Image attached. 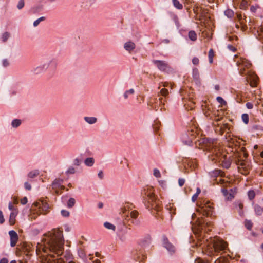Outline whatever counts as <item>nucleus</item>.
<instances>
[{"label": "nucleus", "mask_w": 263, "mask_h": 263, "mask_svg": "<svg viewBox=\"0 0 263 263\" xmlns=\"http://www.w3.org/2000/svg\"><path fill=\"white\" fill-rule=\"evenodd\" d=\"M228 141L229 148H232L230 150V153L228 149L226 154L223 155L221 156L217 153L212 155L210 158L215 164L225 168H229L233 161L238 166L239 172L247 175L252 166L250 162L247 160L248 154L246 148L243 147L245 141L234 136H232Z\"/></svg>", "instance_id": "obj_1"}, {"label": "nucleus", "mask_w": 263, "mask_h": 263, "mask_svg": "<svg viewBox=\"0 0 263 263\" xmlns=\"http://www.w3.org/2000/svg\"><path fill=\"white\" fill-rule=\"evenodd\" d=\"M64 239L62 228L53 229L44 235L42 243H38L36 252L41 263H64L60 257L63 253Z\"/></svg>", "instance_id": "obj_2"}, {"label": "nucleus", "mask_w": 263, "mask_h": 263, "mask_svg": "<svg viewBox=\"0 0 263 263\" xmlns=\"http://www.w3.org/2000/svg\"><path fill=\"white\" fill-rule=\"evenodd\" d=\"M195 146L199 149L203 151H209L210 154L208 157L210 160L215 163L210 158L212 155L219 153V155H223L227 153L226 151H223L219 147V144L218 143L216 140L209 139L206 138H203L198 139L195 142Z\"/></svg>", "instance_id": "obj_3"}, {"label": "nucleus", "mask_w": 263, "mask_h": 263, "mask_svg": "<svg viewBox=\"0 0 263 263\" xmlns=\"http://www.w3.org/2000/svg\"><path fill=\"white\" fill-rule=\"evenodd\" d=\"M143 197L145 205L149 210H154L159 215L162 209L161 202L156 198L154 189L152 186H146L143 190Z\"/></svg>", "instance_id": "obj_4"}, {"label": "nucleus", "mask_w": 263, "mask_h": 263, "mask_svg": "<svg viewBox=\"0 0 263 263\" xmlns=\"http://www.w3.org/2000/svg\"><path fill=\"white\" fill-rule=\"evenodd\" d=\"M210 181L213 185H218L223 187H228L232 184L234 179L226 176L224 172L220 169H215L209 172Z\"/></svg>", "instance_id": "obj_5"}, {"label": "nucleus", "mask_w": 263, "mask_h": 263, "mask_svg": "<svg viewBox=\"0 0 263 263\" xmlns=\"http://www.w3.org/2000/svg\"><path fill=\"white\" fill-rule=\"evenodd\" d=\"M50 206L46 199H40L34 202L31 208L30 218H35L41 214L45 215L50 211Z\"/></svg>", "instance_id": "obj_6"}, {"label": "nucleus", "mask_w": 263, "mask_h": 263, "mask_svg": "<svg viewBox=\"0 0 263 263\" xmlns=\"http://www.w3.org/2000/svg\"><path fill=\"white\" fill-rule=\"evenodd\" d=\"M180 94L186 109L192 110L195 107L194 92L193 90L188 87H183L180 90Z\"/></svg>", "instance_id": "obj_7"}, {"label": "nucleus", "mask_w": 263, "mask_h": 263, "mask_svg": "<svg viewBox=\"0 0 263 263\" xmlns=\"http://www.w3.org/2000/svg\"><path fill=\"white\" fill-rule=\"evenodd\" d=\"M197 212L206 217H214L213 203L209 200L200 198L197 202Z\"/></svg>", "instance_id": "obj_8"}, {"label": "nucleus", "mask_w": 263, "mask_h": 263, "mask_svg": "<svg viewBox=\"0 0 263 263\" xmlns=\"http://www.w3.org/2000/svg\"><path fill=\"white\" fill-rule=\"evenodd\" d=\"M193 11L195 13V19L199 21L200 23L205 27L209 26L211 23V18L209 14L208 10L203 8L202 7L195 5L193 8Z\"/></svg>", "instance_id": "obj_9"}, {"label": "nucleus", "mask_w": 263, "mask_h": 263, "mask_svg": "<svg viewBox=\"0 0 263 263\" xmlns=\"http://www.w3.org/2000/svg\"><path fill=\"white\" fill-rule=\"evenodd\" d=\"M234 61L236 62L238 67L239 72L241 76H247L252 71L251 70L252 64L246 58L237 54L234 57Z\"/></svg>", "instance_id": "obj_10"}, {"label": "nucleus", "mask_w": 263, "mask_h": 263, "mask_svg": "<svg viewBox=\"0 0 263 263\" xmlns=\"http://www.w3.org/2000/svg\"><path fill=\"white\" fill-rule=\"evenodd\" d=\"M204 114L207 117L212 120V122H218L222 121L225 116V110L222 109H218L213 111L211 105H205L203 108Z\"/></svg>", "instance_id": "obj_11"}, {"label": "nucleus", "mask_w": 263, "mask_h": 263, "mask_svg": "<svg viewBox=\"0 0 263 263\" xmlns=\"http://www.w3.org/2000/svg\"><path fill=\"white\" fill-rule=\"evenodd\" d=\"M212 124L215 132L217 134L222 135L226 133V138L230 137V134L233 129V126L231 125L222 121L218 122H212Z\"/></svg>", "instance_id": "obj_12"}, {"label": "nucleus", "mask_w": 263, "mask_h": 263, "mask_svg": "<svg viewBox=\"0 0 263 263\" xmlns=\"http://www.w3.org/2000/svg\"><path fill=\"white\" fill-rule=\"evenodd\" d=\"M200 133V129L196 126L189 128L186 132L181 137L182 142L186 145H190Z\"/></svg>", "instance_id": "obj_13"}, {"label": "nucleus", "mask_w": 263, "mask_h": 263, "mask_svg": "<svg viewBox=\"0 0 263 263\" xmlns=\"http://www.w3.org/2000/svg\"><path fill=\"white\" fill-rule=\"evenodd\" d=\"M33 251L34 248L31 243L27 242H23L17 245L16 250V255L17 256L25 255L28 258H29Z\"/></svg>", "instance_id": "obj_14"}, {"label": "nucleus", "mask_w": 263, "mask_h": 263, "mask_svg": "<svg viewBox=\"0 0 263 263\" xmlns=\"http://www.w3.org/2000/svg\"><path fill=\"white\" fill-rule=\"evenodd\" d=\"M228 247V243L222 240H218L216 241L211 248V251L210 250L208 255L210 256L217 255L216 253H219L221 251L225 250Z\"/></svg>", "instance_id": "obj_15"}, {"label": "nucleus", "mask_w": 263, "mask_h": 263, "mask_svg": "<svg viewBox=\"0 0 263 263\" xmlns=\"http://www.w3.org/2000/svg\"><path fill=\"white\" fill-rule=\"evenodd\" d=\"M182 164L183 168L181 169L185 173L195 170L198 166V161L196 159H192L189 158H183Z\"/></svg>", "instance_id": "obj_16"}, {"label": "nucleus", "mask_w": 263, "mask_h": 263, "mask_svg": "<svg viewBox=\"0 0 263 263\" xmlns=\"http://www.w3.org/2000/svg\"><path fill=\"white\" fill-rule=\"evenodd\" d=\"M62 181V180L60 179L54 180L51 184V192L52 193L58 195L62 193L63 191L65 189V186L61 184Z\"/></svg>", "instance_id": "obj_17"}, {"label": "nucleus", "mask_w": 263, "mask_h": 263, "mask_svg": "<svg viewBox=\"0 0 263 263\" xmlns=\"http://www.w3.org/2000/svg\"><path fill=\"white\" fill-rule=\"evenodd\" d=\"M227 187H223L221 192L226 199L228 201L232 200L235 197L238 191L236 187H233L230 190L227 189Z\"/></svg>", "instance_id": "obj_18"}, {"label": "nucleus", "mask_w": 263, "mask_h": 263, "mask_svg": "<svg viewBox=\"0 0 263 263\" xmlns=\"http://www.w3.org/2000/svg\"><path fill=\"white\" fill-rule=\"evenodd\" d=\"M134 259L139 262H144L146 260L147 257L145 252L142 250H135L133 252Z\"/></svg>", "instance_id": "obj_19"}, {"label": "nucleus", "mask_w": 263, "mask_h": 263, "mask_svg": "<svg viewBox=\"0 0 263 263\" xmlns=\"http://www.w3.org/2000/svg\"><path fill=\"white\" fill-rule=\"evenodd\" d=\"M246 80L250 83L251 87H255L257 85L258 77L254 72L251 71L247 75Z\"/></svg>", "instance_id": "obj_20"}, {"label": "nucleus", "mask_w": 263, "mask_h": 263, "mask_svg": "<svg viewBox=\"0 0 263 263\" xmlns=\"http://www.w3.org/2000/svg\"><path fill=\"white\" fill-rule=\"evenodd\" d=\"M168 90L166 88H162L158 94L160 104L164 105L166 102L167 99L168 98Z\"/></svg>", "instance_id": "obj_21"}, {"label": "nucleus", "mask_w": 263, "mask_h": 263, "mask_svg": "<svg viewBox=\"0 0 263 263\" xmlns=\"http://www.w3.org/2000/svg\"><path fill=\"white\" fill-rule=\"evenodd\" d=\"M134 208V207L133 204L127 203L122 209L123 217H125L123 220L124 223H126V221H128V218H129V213L130 211H132Z\"/></svg>", "instance_id": "obj_22"}, {"label": "nucleus", "mask_w": 263, "mask_h": 263, "mask_svg": "<svg viewBox=\"0 0 263 263\" xmlns=\"http://www.w3.org/2000/svg\"><path fill=\"white\" fill-rule=\"evenodd\" d=\"M153 63L161 71H164L169 67L167 63L164 61L154 60Z\"/></svg>", "instance_id": "obj_23"}, {"label": "nucleus", "mask_w": 263, "mask_h": 263, "mask_svg": "<svg viewBox=\"0 0 263 263\" xmlns=\"http://www.w3.org/2000/svg\"><path fill=\"white\" fill-rule=\"evenodd\" d=\"M9 235L10 237V246L13 247L16 246L18 241V235L17 233L13 230L10 231L9 232Z\"/></svg>", "instance_id": "obj_24"}, {"label": "nucleus", "mask_w": 263, "mask_h": 263, "mask_svg": "<svg viewBox=\"0 0 263 263\" xmlns=\"http://www.w3.org/2000/svg\"><path fill=\"white\" fill-rule=\"evenodd\" d=\"M213 226V223L211 222H206L205 224L203 223L199 226V230L201 233L203 231L205 233H208L211 231Z\"/></svg>", "instance_id": "obj_25"}, {"label": "nucleus", "mask_w": 263, "mask_h": 263, "mask_svg": "<svg viewBox=\"0 0 263 263\" xmlns=\"http://www.w3.org/2000/svg\"><path fill=\"white\" fill-rule=\"evenodd\" d=\"M139 215V213L136 210H132L129 213V218H128V221H126V223H124L125 225L130 226V223H133V219L137 218Z\"/></svg>", "instance_id": "obj_26"}, {"label": "nucleus", "mask_w": 263, "mask_h": 263, "mask_svg": "<svg viewBox=\"0 0 263 263\" xmlns=\"http://www.w3.org/2000/svg\"><path fill=\"white\" fill-rule=\"evenodd\" d=\"M205 28H206L202 31L201 37L209 41L212 37V31L210 28H207V26L205 27Z\"/></svg>", "instance_id": "obj_27"}, {"label": "nucleus", "mask_w": 263, "mask_h": 263, "mask_svg": "<svg viewBox=\"0 0 263 263\" xmlns=\"http://www.w3.org/2000/svg\"><path fill=\"white\" fill-rule=\"evenodd\" d=\"M235 208L237 210L238 212L240 215H242L243 214V203L240 200L236 201L234 203Z\"/></svg>", "instance_id": "obj_28"}, {"label": "nucleus", "mask_w": 263, "mask_h": 263, "mask_svg": "<svg viewBox=\"0 0 263 263\" xmlns=\"http://www.w3.org/2000/svg\"><path fill=\"white\" fill-rule=\"evenodd\" d=\"M17 210H13L10 215L9 223L11 226H13L15 224L16 217L17 215Z\"/></svg>", "instance_id": "obj_29"}, {"label": "nucleus", "mask_w": 263, "mask_h": 263, "mask_svg": "<svg viewBox=\"0 0 263 263\" xmlns=\"http://www.w3.org/2000/svg\"><path fill=\"white\" fill-rule=\"evenodd\" d=\"M163 245L164 247L171 252L175 251V247L173 245H172L169 241L167 238H164L163 239Z\"/></svg>", "instance_id": "obj_30"}, {"label": "nucleus", "mask_w": 263, "mask_h": 263, "mask_svg": "<svg viewBox=\"0 0 263 263\" xmlns=\"http://www.w3.org/2000/svg\"><path fill=\"white\" fill-rule=\"evenodd\" d=\"M135 44L131 41L127 42L124 44L125 50L130 52L135 48Z\"/></svg>", "instance_id": "obj_31"}, {"label": "nucleus", "mask_w": 263, "mask_h": 263, "mask_svg": "<svg viewBox=\"0 0 263 263\" xmlns=\"http://www.w3.org/2000/svg\"><path fill=\"white\" fill-rule=\"evenodd\" d=\"M183 1L184 6L186 8L187 12L189 13H191V9L192 6V4L194 3L193 0H182Z\"/></svg>", "instance_id": "obj_32"}, {"label": "nucleus", "mask_w": 263, "mask_h": 263, "mask_svg": "<svg viewBox=\"0 0 263 263\" xmlns=\"http://www.w3.org/2000/svg\"><path fill=\"white\" fill-rule=\"evenodd\" d=\"M254 212L257 216H260L263 213V208L258 204H256L254 206Z\"/></svg>", "instance_id": "obj_33"}, {"label": "nucleus", "mask_w": 263, "mask_h": 263, "mask_svg": "<svg viewBox=\"0 0 263 263\" xmlns=\"http://www.w3.org/2000/svg\"><path fill=\"white\" fill-rule=\"evenodd\" d=\"M235 100L239 103L243 102V93L242 91H237L236 92Z\"/></svg>", "instance_id": "obj_34"}, {"label": "nucleus", "mask_w": 263, "mask_h": 263, "mask_svg": "<svg viewBox=\"0 0 263 263\" xmlns=\"http://www.w3.org/2000/svg\"><path fill=\"white\" fill-rule=\"evenodd\" d=\"M188 36L189 39L192 41H195L197 40V34L194 31H190L189 32Z\"/></svg>", "instance_id": "obj_35"}, {"label": "nucleus", "mask_w": 263, "mask_h": 263, "mask_svg": "<svg viewBox=\"0 0 263 263\" xmlns=\"http://www.w3.org/2000/svg\"><path fill=\"white\" fill-rule=\"evenodd\" d=\"M215 53L213 49H211L209 51L208 58L210 63L212 64L213 62V58L215 57Z\"/></svg>", "instance_id": "obj_36"}, {"label": "nucleus", "mask_w": 263, "mask_h": 263, "mask_svg": "<svg viewBox=\"0 0 263 263\" xmlns=\"http://www.w3.org/2000/svg\"><path fill=\"white\" fill-rule=\"evenodd\" d=\"M173 5L178 9H182L183 5L178 0H172Z\"/></svg>", "instance_id": "obj_37"}, {"label": "nucleus", "mask_w": 263, "mask_h": 263, "mask_svg": "<svg viewBox=\"0 0 263 263\" xmlns=\"http://www.w3.org/2000/svg\"><path fill=\"white\" fill-rule=\"evenodd\" d=\"M151 238L149 236L145 238L144 239L141 240L139 242V245L141 246H145L150 242Z\"/></svg>", "instance_id": "obj_38"}, {"label": "nucleus", "mask_w": 263, "mask_h": 263, "mask_svg": "<svg viewBox=\"0 0 263 263\" xmlns=\"http://www.w3.org/2000/svg\"><path fill=\"white\" fill-rule=\"evenodd\" d=\"M247 194H248V198L250 200H253L255 198V196H256V194L255 193V191L254 190H249Z\"/></svg>", "instance_id": "obj_39"}, {"label": "nucleus", "mask_w": 263, "mask_h": 263, "mask_svg": "<svg viewBox=\"0 0 263 263\" xmlns=\"http://www.w3.org/2000/svg\"><path fill=\"white\" fill-rule=\"evenodd\" d=\"M166 208L170 211L171 215L175 214L176 208L174 206L173 204H169L166 205Z\"/></svg>", "instance_id": "obj_40"}, {"label": "nucleus", "mask_w": 263, "mask_h": 263, "mask_svg": "<svg viewBox=\"0 0 263 263\" xmlns=\"http://www.w3.org/2000/svg\"><path fill=\"white\" fill-rule=\"evenodd\" d=\"M245 227L249 230H251L253 227V222L250 220H246L245 221Z\"/></svg>", "instance_id": "obj_41"}, {"label": "nucleus", "mask_w": 263, "mask_h": 263, "mask_svg": "<svg viewBox=\"0 0 263 263\" xmlns=\"http://www.w3.org/2000/svg\"><path fill=\"white\" fill-rule=\"evenodd\" d=\"M224 14L229 18H232L234 16L233 11L230 9H228L224 11Z\"/></svg>", "instance_id": "obj_42"}, {"label": "nucleus", "mask_w": 263, "mask_h": 263, "mask_svg": "<svg viewBox=\"0 0 263 263\" xmlns=\"http://www.w3.org/2000/svg\"><path fill=\"white\" fill-rule=\"evenodd\" d=\"M39 171L36 170H33V171L29 172L28 174V176L29 178H33L35 177L36 176H37V175H39Z\"/></svg>", "instance_id": "obj_43"}, {"label": "nucleus", "mask_w": 263, "mask_h": 263, "mask_svg": "<svg viewBox=\"0 0 263 263\" xmlns=\"http://www.w3.org/2000/svg\"><path fill=\"white\" fill-rule=\"evenodd\" d=\"M85 164L88 166H91L94 164V159L92 158H88L85 160Z\"/></svg>", "instance_id": "obj_44"}, {"label": "nucleus", "mask_w": 263, "mask_h": 263, "mask_svg": "<svg viewBox=\"0 0 263 263\" xmlns=\"http://www.w3.org/2000/svg\"><path fill=\"white\" fill-rule=\"evenodd\" d=\"M193 77L196 79H198L199 78V72L197 68H195L193 69Z\"/></svg>", "instance_id": "obj_45"}, {"label": "nucleus", "mask_w": 263, "mask_h": 263, "mask_svg": "<svg viewBox=\"0 0 263 263\" xmlns=\"http://www.w3.org/2000/svg\"><path fill=\"white\" fill-rule=\"evenodd\" d=\"M85 120L90 124L95 123L97 121V119L95 117H85Z\"/></svg>", "instance_id": "obj_46"}, {"label": "nucleus", "mask_w": 263, "mask_h": 263, "mask_svg": "<svg viewBox=\"0 0 263 263\" xmlns=\"http://www.w3.org/2000/svg\"><path fill=\"white\" fill-rule=\"evenodd\" d=\"M21 123V121L19 119H15L14 120H13V121L12 122V126L13 127H18L20 124Z\"/></svg>", "instance_id": "obj_47"}, {"label": "nucleus", "mask_w": 263, "mask_h": 263, "mask_svg": "<svg viewBox=\"0 0 263 263\" xmlns=\"http://www.w3.org/2000/svg\"><path fill=\"white\" fill-rule=\"evenodd\" d=\"M214 263H229L228 259L224 257H220Z\"/></svg>", "instance_id": "obj_48"}, {"label": "nucleus", "mask_w": 263, "mask_h": 263, "mask_svg": "<svg viewBox=\"0 0 263 263\" xmlns=\"http://www.w3.org/2000/svg\"><path fill=\"white\" fill-rule=\"evenodd\" d=\"M75 202V199L73 198H70L67 202V206L68 208H72L74 206Z\"/></svg>", "instance_id": "obj_49"}, {"label": "nucleus", "mask_w": 263, "mask_h": 263, "mask_svg": "<svg viewBox=\"0 0 263 263\" xmlns=\"http://www.w3.org/2000/svg\"><path fill=\"white\" fill-rule=\"evenodd\" d=\"M241 118H242L243 122L245 124H247L249 123V116L248 114H242V116H241Z\"/></svg>", "instance_id": "obj_50"}, {"label": "nucleus", "mask_w": 263, "mask_h": 263, "mask_svg": "<svg viewBox=\"0 0 263 263\" xmlns=\"http://www.w3.org/2000/svg\"><path fill=\"white\" fill-rule=\"evenodd\" d=\"M104 225L105 227L108 229H111L113 230H115V226L109 222H106L104 223Z\"/></svg>", "instance_id": "obj_51"}, {"label": "nucleus", "mask_w": 263, "mask_h": 263, "mask_svg": "<svg viewBox=\"0 0 263 263\" xmlns=\"http://www.w3.org/2000/svg\"><path fill=\"white\" fill-rule=\"evenodd\" d=\"M217 101L221 105V106H226L227 102L221 97H217L216 98Z\"/></svg>", "instance_id": "obj_52"}, {"label": "nucleus", "mask_w": 263, "mask_h": 263, "mask_svg": "<svg viewBox=\"0 0 263 263\" xmlns=\"http://www.w3.org/2000/svg\"><path fill=\"white\" fill-rule=\"evenodd\" d=\"M248 5V3L247 1L242 0L240 3V8H241V9H245L247 7Z\"/></svg>", "instance_id": "obj_53"}, {"label": "nucleus", "mask_w": 263, "mask_h": 263, "mask_svg": "<svg viewBox=\"0 0 263 263\" xmlns=\"http://www.w3.org/2000/svg\"><path fill=\"white\" fill-rule=\"evenodd\" d=\"M45 20V17H41L38 18L37 20H36V21H35L34 22V23H33L34 26H35V27L37 26L41 21H43Z\"/></svg>", "instance_id": "obj_54"}, {"label": "nucleus", "mask_w": 263, "mask_h": 263, "mask_svg": "<svg viewBox=\"0 0 263 263\" xmlns=\"http://www.w3.org/2000/svg\"><path fill=\"white\" fill-rule=\"evenodd\" d=\"M10 34L8 32H5L2 36V40L3 42H6L9 37Z\"/></svg>", "instance_id": "obj_55"}, {"label": "nucleus", "mask_w": 263, "mask_h": 263, "mask_svg": "<svg viewBox=\"0 0 263 263\" xmlns=\"http://www.w3.org/2000/svg\"><path fill=\"white\" fill-rule=\"evenodd\" d=\"M153 174L154 175L157 177V178H160L161 177V174H160V171L157 169V168H155L154 170V172H153Z\"/></svg>", "instance_id": "obj_56"}, {"label": "nucleus", "mask_w": 263, "mask_h": 263, "mask_svg": "<svg viewBox=\"0 0 263 263\" xmlns=\"http://www.w3.org/2000/svg\"><path fill=\"white\" fill-rule=\"evenodd\" d=\"M24 6V0H20L18 3L17 4V7L18 9H22Z\"/></svg>", "instance_id": "obj_57"}, {"label": "nucleus", "mask_w": 263, "mask_h": 263, "mask_svg": "<svg viewBox=\"0 0 263 263\" xmlns=\"http://www.w3.org/2000/svg\"><path fill=\"white\" fill-rule=\"evenodd\" d=\"M236 16H237V19L238 20L240 24L242 25L243 23V21H242V17L241 14L237 13Z\"/></svg>", "instance_id": "obj_58"}, {"label": "nucleus", "mask_w": 263, "mask_h": 263, "mask_svg": "<svg viewBox=\"0 0 263 263\" xmlns=\"http://www.w3.org/2000/svg\"><path fill=\"white\" fill-rule=\"evenodd\" d=\"M258 9H260V7L258 5L251 6L250 7V10L253 12H255Z\"/></svg>", "instance_id": "obj_59"}, {"label": "nucleus", "mask_w": 263, "mask_h": 263, "mask_svg": "<svg viewBox=\"0 0 263 263\" xmlns=\"http://www.w3.org/2000/svg\"><path fill=\"white\" fill-rule=\"evenodd\" d=\"M228 40H229V41H237L238 37L237 36H236L235 35H229L228 36Z\"/></svg>", "instance_id": "obj_60"}, {"label": "nucleus", "mask_w": 263, "mask_h": 263, "mask_svg": "<svg viewBox=\"0 0 263 263\" xmlns=\"http://www.w3.org/2000/svg\"><path fill=\"white\" fill-rule=\"evenodd\" d=\"M228 49H229L230 50H231V51H233V52H235V51H237V48H236V47L235 46H234V45H229L228 46Z\"/></svg>", "instance_id": "obj_61"}, {"label": "nucleus", "mask_w": 263, "mask_h": 263, "mask_svg": "<svg viewBox=\"0 0 263 263\" xmlns=\"http://www.w3.org/2000/svg\"><path fill=\"white\" fill-rule=\"evenodd\" d=\"M192 63L194 65H198L199 63V60L198 58L197 57H194L193 59H192Z\"/></svg>", "instance_id": "obj_62"}, {"label": "nucleus", "mask_w": 263, "mask_h": 263, "mask_svg": "<svg viewBox=\"0 0 263 263\" xmlns=\"http://www.w3.org/2000/svg\"><path fill=\"white\" fill-rule=\"evenodd\" d=\"M61 214L64 217H68L69 215V213L66 210H63L61 211Z\"/></svg>", "instance_id": "obj_63"}, {"label": "nucleus", "mask_w": 263, "mask_h": 263, "mask_svg": "<svg viewBox=\"0 0 263 263\" xmlns=\"http://www.w3.org/2000/svg\"><path fill=\"white\" fill-rule=\"evenodd\" d=\"M196 261L197 263H210L208 260H204L201 258H198Z\"/></svg>", "instance_id": "obj_64"}]
</instances>
